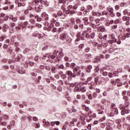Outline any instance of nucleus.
<instances>
[{
	"label": "nucleus",
	"mask_w": 130,
	"mask_h": 130,
	"mask_svg": "<svg viewBox=\"0 0 130 130\" xmlns=\"http://www.w3.org/2000/svg\"><path fill=\"white\" fill-rule=\"evenodd\" d=\"M51 23L52 25H53L55 23V20L54 18L52 19V20H51Z\"/></svg>",
	"instance_id": "nucleus-61"
},
{
	"label": "nucleus",
	"mask_w": 130,
	"mask_h": 130,
	"mask_svg": "<svg viewBox=\"0 0 130 130\" xmlns=\"http://www.w3.org/2000/svg\"><path fill=\"white\" fill-rule=\"evenodd\" d=\"M121 115H124V114H127L129 112L130 110L128 109V108L125 107L124 106H121Z\"/></svg>",
	"instance_id": "nucleus-2"
},
{
	"label": "nucleus",
	"mask_w": 130,
	"mask_h": 130,
	"mask_svg": "<svg viewBox=\"0 0 130 130\" xmlns=\"http://www.w3.org/2000/svg\"><path fill=\"white\" fill-rule=\"evenodd\" d=\"M10 20H12L13 22H17L18 20V18L17 17H12V16H10L9 18Z\"/></svg>",
	"instance_id": "nucleus-22"
},
{
	"label": "nucleus",
	"mask_w": 130,
	"mask_h": 130,
	"mask_svg": "<svg viewBox=\"0 0 130 130\" xmlns=\"http://www.w3.org/2000/svg\"><path fill=\"white\" fill-rule=\"evenodd\" d=\"M115 105L114 104H112V109H113V110H112V111H113L114 114H118V110L116 108H115Z\"/></svg>",
	"instance_id": "nucleus-8"
},
{
	"label": "nucleus",
	"mask_w": 130,
	"mask_h": 130,
	"mask_svg": "<svg viewBox=\"0 0 130 130\" xmlns=\"http://www.w3.org/2000/svg\"><path fill=\"white\" fill-rule=\"evenodd\" d=\"M124 35H125V36L126 38H129L130 33L124 34Z\"/></svg>",
	"instance_id": "nucleus-51"
},
{
	"label": "nucleus",
	"mask_w": 130,
	"mask_h": 130,
	"mask_svg": "<svg viewBox=\"0 0 130 130\" xmlns=\"http://www.w3.org/2000/svg\"><path fill=\"white\" fill-rule=\"evenodd\" d=\"M32 120H34V121H38V118L37 117H33Z\"/></svg>",
	"instance_id": "nucleus-58"
},
{
	"label": "nucleus",
	"mask_w": 130,
	"mask_h": 130,
	"mask_svg": "<svg viewBox=\"0 0 130 130\" xmlns=\"http://www.w3.org/2000/svg\"><path fill=\"white\" fill-rule=\"evenodd\" d=\"M96 45L98 47V49H101V48H102V46L100 44H98V43H96Z\"/></svg>",
	"instance_id": "nucleus-55"
},
{
	"label": "nucleus",
	"mask_w": 130,
	"mask_h": 130,
	"mask_svg": "<svg viewBox=\"0 0 130 130\" xmlns=\"http://www.w3.org/2000/svg\"><path fill=\"white\" fill-rule=\"evenodd\" d=\"M99 31H101V32H105V27L103 26H100L99 29Z\"/></svg>",
	"instance_id": "nucleus-20"
},
{
	"label": "nucleus",
	"mask_w": 130,
	"mask_h": 130,
	"mask_svg": "<svg viewBox=\"0 0 130 130\" xmlns=\"http://www.w3.org/2000/svg\"><path fill=\"white\" fill-rule=\"evenodd\" d=\"M107 11H108V12H109L110 13H111V12H112V11H113V9L108 7L107 8Z\"/></svg>",
	"instance_id": "nucleus-42"
},
{
	"label": "nucleus",
	"mask_w": 130,
	"mask_h": 130,
	"mask_svg": "<svg viewBox=\"0 0 130 130\" xmlns=\"http://www.w3.org/2000/svg\"><path fill=\"white\" fill-rule=\"evenodd\" d=\"M96 35L95 34V32H92L90 34V38H91L92 39H93L94 38V37H95V36Z\"/></svg>",
	"instance_id": "nucleus-37"
},
{
	"label": "nucleus",
	"mask_w": 130,
	"mask_h": 130,
	"mask_svg": "<svg viewBox=\"0 0 130 130\" xmlns=\"http://www.w3.org/2000/svg\"><path fill=\"white\" fill-rule=\"evenodd\" d=\"M106 118L105 116H103L102 118H101L99 120V121H104V120H105Z\"/></svg>",
	"instance_id": "nucleus-46"
},
{
	"label": "nucleus",
	"mask_w": 130,
	"mask_h": 130,
	"mask_svg": "<svg viewBox=\"0 0 130 130\" xmlns=\"http://www.w3.org/2000/svg\"><path fill=\"white\" fill-rule=\"evenodd\" d=\"M15 121H12L11 122V125H8V129H11L12 128V126L11 125H15Z\"/></svg>",
	"instance_id": "nucleus-23"
},
{
	"label": "nucleus",
	"mask_w": 130,
	"mask_h": 130,
	"mask_svg": "<svg viewBox=\"0 0 130 130\" xmlns=\"http://www.w3.org/2000/svg\"><path fill=\"white\" fill-rule=\"evenodd\" d=\"M92 70V66L89 65L87 67L86 69H85L86 72L87 73H91V70Z\"/></svg>",
	"instance_id": "nucleus-15"
},
{
	"label": "nucleus",
	"mask_w": 130,
	"mask_h": 130,
	"mask_svg": "<svg viewBox=\"0 0 130 130\" xmlns=\"http://www.w3.org/2000/svg\"><path fill=\"white\" fill-rule=\"evenodd\" d=\"M0 124L1 125H7V123L6 122L3 121L2 118H0Z\"/></svg>",
	"instance_id": "nucleus-24"
},
{
	"label": "nucleus",
	"mask_w": 130,
	"mask_h": 130,
	"mask_svg": "<svg viewBox=\"0 0 130 130\" xmlns=\"http://www.w3.org/2000/svg\"><path fill=\"white\" fill-rule=\"evenodd\" d=\"M59 69H60L61 70H66V68H64V66H63V64H60L59 67H58Z\"/></svg>",
	"instance_id": "nucleus-38"
},
{
	"label": "nucleus",
	"mask_w": 130,
	"mask_h": 130,
	"mask_svg": "<svg viewBox=\"0 0 130 130\" xmlns=\"http://www.w3.org/2000/svg\"><path fill=\"white\" fill-rule=\"evenodd\" d=\"M66 75H67V76H69L71 78H75L76 77V75H74V74L73 75V72H72V71H67V72L66 73Z\"/></svg>",
	"instance_id": "nucleus-11"
},
{
	"label": "nucleus",
	"mask_w": 130,
	"mask_h": 130,
	"mask_svg": "<svg viewBox=\"0 0 130 130\" xmlns=\"http://www.w3.org/2000/svg\"><path fill=\"white\" fill-rule=\"evenodd\" d=\"M48 29L49 31H52V32H53V33H55V32H56V28L54 27L53 25L48 26Z\"/></svg>",
	"instance_id": "nucleus-9"
},
{
	"label": "nucleus",
	"mask_w": 130,
	"mask_h": 130,
	"mask_svg": "<svg viewBox=\"0 0 130 130\" xmlns=\"http://www.w3.org/2000/svg\"><path fill=\"white\" fill-rule=\"evenodd\" d=\"M111 47H112V48H114V49H115V50H116V49H117V48L116 47V44L112 45L111 46Z\"/></svg>",
	"instance_id": "nucleus-56"
},
{
	"label": "nucleus",
	"mask_w": 130,
	"mask_h": 130,
	"mask_svg": "<svg viewBox=\"0 0 130 130\" xmlns=\"http://www.w3.org/2000/svg\"><path fill=\"white\" fill-rule=\"evenodd\" d=\"M120 21H121V18H118L117 19H116L114 22V24H118L119 23H120Z\"/></svg>",
	"instance_id": "nucleus-27"
},
{
	"label": "nucleus",
	"mask_w": 130,
	"mask_h": 130,
	"mask_svg": "<svg viewBox=\"0 0 130 130\" xmlns=\"http://www.w3.org/2000/svg\"><path fill=\"white\" fill-rule=\"evenodd\" d=\"M35 19H36L37 22H42L43 21V18L39 16V15H37L35 16Z\"/></svg>",
	"instance_id": "nucleus-14"
},
{
	"label": "nucleus",
	"mask_w": 130,
	"mask_h": 130,
	"mask_svg": "<svg viewBox=\"0 0 130 130\" xmlns=\"http://www.w3.org/2000/svg\"><path fill=\"white\" fill-rule=\"evenodd\" d=\"M59 39L63 41L67 40V34L64 32L60 35Z\"/></svg>",
	"instance_id": "nucleus-5"
},
{
	"label": "nucleus",
	"mask_w": 130,
	"mask_h": 130,
	"mask_svg": "<svg viewBox=\"0 0 130 130\" xmlns=\"http://www.w3.org/2000/svg\"><path fill=\"white\" fill-rule=\"evenodd\" d=\"M74 75L80 76L81 75V69L79 67H76L73 69Z\"/></svg>",
	"instance_id": "nucleus-3"
},
{
	"label": "nucleus",
	"mask_w": 130,
	"mask_h": 130,
	"mask_svg": "<svg viewBox=\"0 0 130 130\" xmlns=\"http://www.w3.org/2000/svg\"><path fill=\"white\" fill-rule=\"evenodd\" d=\"M89 51H90V48L88 47L85 48V49L84 50V52H86L87 53L89 52Z\"/></svg>",
	"instance_id": "nucleus-41"
},
{
	"label": "nucleus",
	"mask_w": 130,
	"mask_h": 130,
	"mask_svg": "<svg viewBox=\"0 0 130 130\" xmlns=\"http://www.w3.org/2000/svg\"><path fill=\"white\" fill-rule=\"evenodd\" d=\"M67 111L69 112V113H73V110H71L70 108H68Z\"/></svg>",
	"instance_id": "nucleus-59"
},
{
	"label": "nucleus",
	"mask_w": 130,
	"mask_h": 130,
	"mask_svg": "<svg viewBox=\"0 0 130 130\" xmlns=\"http://www.w3.org/2000/svg\"><path fill=\"white\" fill-rule=\"evenodd\" d=\"M77 11L71 10L70 11V15H74V14H77Z\"/></svg>",
	"instance_id": "nucleus-40"
},
{
	"label": "nucleus",
	"mask_w": 130,
	"mask_h": 130,
	"mask_svg": "<svg viewBox=\"0 0 130 130\" xmlns=\"http://www.w3.org/2000/svg\"><path fill=\"white\" fill-rule=\"evenodd\" d=\"M28 24H29V22L28 21H25L23 23H20V26L21 27H22V28H25V27H26L27 25H28Z\"/></svg>",
	"instance_id": "nucleus-16"
},
{
	"label": "nucleus",
	"mask_w": 130,
	"mask_h": 130,
	"mask_svg": "<svg viewBox=\"0 0 130 130\" xmlns=\"http://www.w3.org/2000/svg\"><path fill=\"white\" fill-rule=\"evenodd\" d=\"M67 127L68 126H67V125H63L62 127V130H67Z\"/></svg>",
	"instance_id": "nucleus-60"
},
{
	"label": "nucleus",
	"mask_w": 130,
	"mask_h": 130,
	"mask_svg": "<svg viewBox=\"0 0 130 130\" xmlns=\"http://www.w3.org/2000/svg\"><path fill=\"white\" fill-rule=\"evenodd\" d=\"M117 28V25H114L112 26L111 28L113 29V30H115Z\"/></svg>",
	"instance_id": "nucleus-52"
},
{
	"label": "nucleus",
	"mask_w": 130,
	"mask_h": 130,
	"mask_svg": "<svg viewBox=\"0 0 130 130\" xmlns=\"http://www.w3.org/2000/svg\"><path fill=\"white\" fill-rule=\"evenodd\" d=\"M91 80H92V78L88 77L87 79V81H85L83 83V85H87V84H88V82H90V81H91Z\"/></svg>",
	"instance_id": "nucleus-21"
},
{
	"label": "nucleus",
	"mask_w": 130,
	"mask_h": 130,
	"mask_svg": "<svg viewBox=\"0 0 130 130\" xmlns=\"http://www.w3.org/2000/svg\"><path fill=\"white\" fill-rule=\"evenodd\" d=\"M80 121L81 124H83V125H85V124H86V121H85V117H83V116L80 117Z\"/></svg>",
	"instance_id": "nucleus-12"
},
{
	"label": "nucleus",
	"mask_w": 130,
	"mask_h": 130,
	"mask_svg": "<svg viewBox=\"0 0 130 130\" xmlns=\"http://www.w3.org/2000/svg\"><path fill=\"white\" fill-rule=\"evenodd\" d=\"M41 9H42V6H40V5H35V10L36 12L39 13L41 11Z\"/></svg>",
	"instance_id": "nucleus-6"
},
{
	"label": "nucleus",
	"mask_w": 130,
	"mask_h": 130,
	"mask_svg": "<svg viewBox=\"0 0 130 130\" xmlns=\"http://www.w3.org/2000/svg\"><path fill=\"white\" fill-rule=\"evenodd\" d=\"M86 32L87 33H91L92 32V28L91 27H87Z\"/></svg>",
	"instance_id": "nucleus-36"
},
{
	"label": "nucleus",
	"mask_w": 130,
	"mask_h": 130,
	"mask_svg": "<svg viewBox=\"0 0 130 130\" xmlns=\"http://www.w3.org/2000/svg\"><path fill=\"white\" fill-rule=\"evenodd\" d=\"M109 38H110V40L108 41V43H109V44H112L113 43H115V42L117 43V44H120V43H121V41L119 40L116 42L117 40L116 39L115 34H114L110 35Z\"/></svg>",
	"instance_id": "nucleus-1"
},
{
	"label": "nucleus",
	"mask_w": 130,
	"mask_h": 130,
	"mask_svg": "<svg viewBox=\"0 0 130 130\" xmlns=\"http://www.w3.org/2000/svg\"><path fill=\"white\" fill-rule=\"evenodd\" d=\"M19 19H20V20H21V21H23V20H25V16H20V17H19Z\"/></svg>",
	"instance_id": "nucleus-63"
},
{
	"label": "nucleus",
	"mask_w": 130,
	"mask_h": 130,
	"mask_svg": "<svg viewBox=\"0 0 130 130\" xmlns=\"http://www.w3.org/2000/svg\"><path fill=\"white\" fill-rule=\"evenodd\" d=\"M51 72L52 74H55L56 73V69L54 67H53L51 69Z\"/></svg>",
	"instance_id": "nucleus-28"
},
{
	"label": "nucleus",
	"mask_w": 130,
	"mask_h": 130,
	"mask_svg": "<svg viewBox=\"0 0 130 130\" xmlns=\"http://www.w3.org/2000/svg\"><path fill=\"white\" fill-rule=\"evenodd\" d=\"M57 15L59 16H62V15H63V13H62V11H59L58 12H57Z\"/></svg>",
	"instance_id": "nucleus-35"
},
{
	"label": "nucleus",
	"mask_w": 130,
	"mask_h": 130,
	"mask_svg": "<svg viewBox=\"0 0 130 130\" xmlns=\"http://www.w3.org/2000/svg\"><path fill=\"white\" fill-rule=\"evenodd\" d=\"M76 24H78V25H80L82 24V20L80 18H77L76 20Z\"/></svg>",
	"instance_id": "nucleus-25"
},
{
	"label": "nucleus",
	"mask_w": 130,
	"mask_h": 130,
	"mask_svg": "<svg viewBox=\"0 0 130 130\" xmlns=\"http://www.w3.org/2000/svg\"><path fill=\"white\" fill-rule=\"evenodd\" d=\"M43 3H44V1L43 0H36L35 2H33L34 5H41V4H43Z\"/></svg>",
	"instance_id": "nucleus-10"
},
{
	"label": "nucleus",
	"mask_w": 130,
	"mask_h": 130,
	"mask_svg": "<svg viewBox=\"0 0 130 130\" xmlns=\"http://www.w3.org/2000/svg\"><path fill=\"white\" fill-rule=\"evenodd\" d=\"M7 29H10V26L8 25L7 24H4V27H3L4 32H6L7 31Z\"/></svg>",
	"instance_id": "nucleus-18"
},
{
	"label": "nucleus",
	"mask_w": 130,
	"mask_h": 130,
	"mask_svg": "<svg viewBox=\"0 0 130 130\" xmlns=\"http://www.w3.org/2000/svg\"><path fill=\"white\" fill-rule=\"evenodd\" d=\"M110 15L112 17V18H114V17H115V14H114V13H113V12H111L110 13Z\"/></svg>",
	"instance_id": "nucleus-45"
},
{
	"label": "nucleus",
	"mask_w": 130,
	"mask_h": 130,
	"mask_svg": "<svg viewBox=\"0 0 130 130\" xmlns=\"http://www.w3.org/2000/svg\"><path fill=\"white\" fill-rule=\"evenodd\" d=\"M76 66V64H75V63H72L71 64H70V67L72 68V69H74V68H75Z\"/></svg>",
	"instance_id": "nucleus-62"
},
{
	"label": "nucleus",
	"mask_w": 130,
	"mask_h": 130,
	"mask_svg": "<svg viewBox=\"0 0 130 130\" xmlns=\"http://www.w3.org/2000/svg\"><path fill=\"white\" fill-rule=\"evenodd\" d=\"M92 16H98V17H100L101 16V12L100 11H96L95 10H92Z\"/></svg>",
	"instance_id": "nucleus-7"
},
{
	"label": "nucleus",
	"mask_w": 130,
	"mask_h": 130,
	"mask_svg": "<svg viewBox=\"0 0 130 130\" xmlns=\"http://www.w3.org/2000/svg\"><path fill=\"white\" fill-rule=\"evenodd\" d=\"M97 111L99 114H103L104 113V112L103 111V110L100 109H98Z\"/></svg>",
	"instance_id": "nucleus-26"
},
{
	"label": "nucleus",
	"mask_w": 130,
	"mask_h": 130,
	"mask_svg": "<svg viewBox=\"0 0 130 130\" xmlns=\"http://www.w3.org/2000/svg\"><path fill=\"white\" fill-rule=\"evenodd\" d=\"M12 4L9 0H5L3 4L4 5H11Z\"/></svg>",
	"instance_id": "nucleus-31"
},
{
	"label": "nucleus",
	"mask_w": 130,
	"mask_h": 130,
	"mask_svg": "<svg viewBox=\"0 0 130 130\" xmlns=\"http://www.w3.org/2000/svg\"><path fill=\"white\" fill-rule=\"evenodd\" d=\"M102 74L103 76H104L105 77H106V76H107V72H106L102 71Z\"/></svg>",
	"instance_id": "nucleus-53"
},
{
	"label": "nucleus",
	"mask_w": 130,
	"mask_h": 130,
	"mask_svg": "<svg viewBox=\"0 0 130 130\" xmlns=\"http://www.w3.org/2000/svg\"><path fill=\"white\" fill-rule=\"evenodd\" d=\"M85 57L86 58H91V57H92V56L91 55V54H86L85 55Z\"/></svg>",
	"instance_id": "nucleus-47"
},
{
	"label": "nucleus",
	"mask_w": 130,
	"mask_h": 130,
	"mask_svg": "<svg viewBox=\"0 0 130 130\" xmlns=\"http://www.w3.org/2000/svg\"><path fill=\"white\" fill-rule=\"evenodd\" d=\"M83 21H84V25H88L89 24V18L88 17H84L82 18Z\"/></svg>",
	"instance_id": "nucleus-13"
},
{
	"label": "nucleus",
	"mask_w": 130,
	"mask_h": 130,
	"mask_svg": "<svg viewBox=\"0 0 130 130\" xmlns=\"http://www.w3.org/2000/svg\"><path fill=\"white\" fill-rule=\"evenodd\" d=\"M121 119H122V120H123V121H124V120H125L124 118H122ZM121 119H117L116 120H115L116 123H118L119 124H120V122H121Z\"/></svg>",
	"instance_id": "nucleus-17"
},
{
	"label": "nucleus",
	"mask_w": 130,
	"mask_h": 130,
	"mask_svg": "<svg viewBox=\"0 0 130 130\" xmlns=\"http://www.w3.org/2000/svg\"><path fill=\"white\" fill-rule=\"evenodd\" d=\"M15 23L14 22H11L9 24V27H11V28H13V27H15Z\"/></svg>",
	"instance_id": "nucleus-43"
},
{
	"label": "nucleus",
	"mask_w": 130,
	"mask_h": 130,
	"mask_svg": "<svg viewBox=\"0 0 130 130\" xmlns=\"http://www.w3.org/2000/svg\"><path fill=\"white\" fill-rule=\"evenodd\" d=\"M116 74L114 73H109L108 76L109 77V78H113V77H116Z\"/></svg>",
	"instance_id": "nucleus-29"
},
{
	"label": "nucleus",
	"mask_w": 130,
	"mask_h": 130,
	"mask_svg": "<svg viewBox=\"0 0 130 130\" xmlns=\"http://www.w3.org/2000/svg\"><path fill=\"white\" fill-rule=\"evenodd\" d=\"M29 5L31 9H34L35 8V7H34V6H35V4H33V2L29 3Z\"/></svg>",
	"instance_id": "nucleus-39"
},
{
	"label": "nucleus",
	"mask_w": 130,
	"mask_h": 130,
	"mask_svg": "<svg viewBox=\"0 0 130 130\" xmlns=\"http://www.w3.org/2000/svg\"><path fill=\"white\" fill-rule=\"evenodd\" d=\"M26 5V3H18V7H25Z\"/></svg>",
	"instance_id": "nucleus-32"
},
{
	"label": "nucleus",
	"mask_w": 130,
	"mask_h": 130,
	"mask_svg": "<svg viewBox=\"0 0 130 130\" xmlns=\"http://www.w3.org/2000/svg\"><path fill=\"white\" fill-rule=\"evenodd\" d=\"M105 15H106V16H108V13H107L106 12V11H103L102 13H101V16H104Z\"/></svg>",
	"instance_id": "nucleus-33"
},
{
	"label": "nucleus",
	"mask_w": 130,
	"mask_h": 130,
	"mask_svg": "<svg viewBox=\"0 0 130 130\" xmlns=\"http://www.w3.org/2000/svg\"><path fill=\"white\" fill-rule=\"evenodd\" d=\"M72 111L73 112H77V109L75 108V106H73Z\"/></svg>",
	"instance_id": "nucleus-64"
},
{
	"label": "nucleus",
	"mask_w": 130,
	"mask_h": 130,
	"mask_svg": "<svg viewBox=\"0 0 130 130\" xmlns=\"http://www.w3.org/2000/svg\"><path fill=\"white\" fill-rule=\"evenodd\" d=\"M122 127V126L121 125V124H118L117 125V128L118 129H121Z\"/></svg>",
	"instance_id": "nucleus-57"
},
{
	"label": "nucleus",
	"mask_w": 130,
	"mask_h": 130,
	"mask_svg": "<svg viewBox=\"0 0 130 130\" xmlns=\"http://www.w3.org/2000/svg\"><path fill=\"white\" fill-rule=\"evenodd\" d=\"M58 56L60 58H62V57L64 56V54H63V52H60L58 54Z\"/></svg>",
	"instance_id": "nucleus-30"
},
{
	"label": "nucleus",
	"mask_w": 130,
	"mask_h": 130,
	"mask_svg": "<svg viewBox=\"0 0 130 130\" xmlns=\"http://www.w3.org/2000/svg\"><path fill=\"white\" fill-rule=\"evenodd\" d=\"M122 20L124 21V22H125V21H127V16H124L122 17Z\"/></svg>",
	"instance_id": "nucleus-44"
},
{
	"label": "nucleus",
	"mask_w": 130,
	"mask_h": 130,
	"mask_svg": "<svg viewBox=\"0 0 130 130\" xmlns=\"http://www.w3.org/2000/svg\"><path fill=\"white\" fill-rule=\"evenodd\" d=\"M80 38H81V40H85V34L83 33L81 35Z\"/></svg>",
	"instance_id": "nucleus-34"
},
{
	"label": "nucleus",
	"mask_w": 130,
	"mask_h": 130,
	"mask_svg": "<svg viewBox=\"0 0 130 130\" xmlns=\"http://www.w3.org/2000/svg\"><path fill=\"white\" fill-rule=\"evenodd\" d=\"M74 28L75 30H78V29H79V25H78L77 24H74Z\"/></svg>",
	"instance_id": "nucleus-48"
},
{
	"label": "nucleus",
	"mask_w": 130,
	"mask_h": 130,
	"mask_svg": "<svg viewBox=\"0 0 130 130\" xmlns=\"http://www.w3.org/2000/svg\"><path fill=\"white\" fill-rule=\"evenodd\" d=\"M57 90L59 91V92H61L62 91V88L61 87V86H59L57 87Z\"/></svg>",
	"instance_id": "nucleus-49"
},
{
	"label": "nucleus",
	"mask_w": 130,
	"mask_h": 130,
	"mask_svg": "<svg viewBox=\"0 0 130 130\" xmlns=\"http://www.w3.org/2000/svg\"><path fill=\"white\" fill-rule=\"evenodd\" d=\"M41 17L43 18V21H48V20H49V16L46 12H43L41 15Z\"/></svg>",
	"instance_id": "nucleus-4"
},
{
	"label": "nucleus",
	"mask_w": 130,
	"mask_h": 130,
	"mask_svg": "<svg viewBox=\"0 0 130 130\" xmlns=\"http://www.w3.org/2000/svg\"><path fill=\"white\" fill-rule=\"evenodd\" d=\"M30 22L31 23V24H35V23L36 22V20L35 19H30Z\"/></svg>",
	"instance_id": "nucleus-50"
},
{
	"label": "nucleus",
	"mask_w": 130,
	"mask_h": 130,
	"mask_svg": "<svg viewBox=\"0 0 130 130\" xmlns=\"http://www.w3.org/2000/svg\"><path fill=\"white\" fill-rule=\"evenodd\" d=\"M99 61H100V59L99 58H96L95 60H94V62L95 63L99 62Z\"/></svg>",
	"instance_id": "nucleus-54"
},
{
	"label": "nucleus",
	"mask_w": 130,
	"mask_h": 130,
	"mask_svg": "<svg viewBox=\"0 0 130 130\" xmlns=\"http://www.w3.org/2000/svg\"><path fill=\"white\" fill-rule=\"evenodd\" d=\"M86 87H85V86H81L80 88V92H86Z\"/></svg>",
	"instance_id": "nucleus-19"
}]
</instances>
